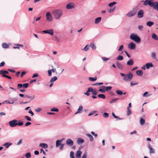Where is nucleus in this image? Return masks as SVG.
I'll use <instances>...</instances> for the list:
<instances>
[{
	"instance_id": "f257e3e1",
	"label": "nucleus",
	"mask_w": 158,
	"mask_h": 158,
	"mask_svg": "<svg viewBox=\"0 0 158 158\" xmlns=\"http://www.w3.org/2000/svg\"><path fill=\"white\" fill-rule=\"evenodd\" d=\"M92 92V94L93 95L92 97L93 99H95L97 98V97L96 96L98 93L96 89H94V88L92 87H89L88 88L86 92L84 93V94L89 96L90 95L89 92Z\"/></svg>"
},
{
	"instance_id": "f03ea898",
	"label": "nucleus",
	"mask_w": 158,
	"mask_h": 158,
	"mask_svg": "<svg viewBox=\"0 0 158 158\" xmlns=\"http://www.w3.org/2000/svg\"><path fill=\"white\" fill-rule=\"evenodd\" d=\"M9 124L10 127H14L18 126H21L23 124V123L21 121H19L18 122L16 119H13L9 122Z\"/></svg>"
},
{
	"instance_id": "7ed1b4c3",
	"label": "nucleus",
	"mask_w": 158,
	"mask_h": 158,
	"mask_svg": "<svg viewBox=\"0 0 158 158\" xmlns=\"http://www.w3.org/2000/svg\"><path fill=\"white\" fill-rule=\"evenodd\" d=\"M130 38L131 39L133 40L137 43H139L141 41L140 37L138 35L135 33L131 34L130 35Z\"/></svg>"
},
{
	"instance_id": "20e7f679",
	"label": "nucleus",
	"mask_w": 158,
	"mask_h": 158,
	"mask_svg": "<svg viewBox=\"0 0 158 158\" xmlns=\"http://www.w3.org/2000/svg\"><path fill=\"white\" fill-rule=\"evenodd\" d=\"M53 14L55 19H57L62 16L63 12L61 10L56 9L53 11Z\"/></svg>"
},
{
	"instance_id": "39448f33",
	"label": "nucleus",
	"mask_w": 158,
	"mask_h": 158,
	"mask_svg": "<svg viewBox=\"0 0 158 158\" xmlns=\"http://www.w3.org/2000/svg\"><path fill=\"white\" fill-rule=\"evenodd\" d=\"M137 13L136 7L133 8L132 10L130 11L126 14V16L128 17H132L135 15Z\"/></svg>"
},
{
	"instance_id": "423d86ee",
	"label": "nucleus",
	"mask_w": 158,
	"mask_h": 158,
	"mask_svg": "<svg viewBox=\"0 0 158 158\" xmlns=\"http://www.w3.org/2000/svg\"><path fill=\"white\" fill-rule=\"evenodd\" d=\"M133 77V74L129 73L128 74H127L125 77L123 78V80L125 81H130Z\"/></svg>"
},
{
	"instance_id": "0eeeda50",
	"label": "nucleus",
	"mask_w": 158,
	"mask_h": 158,
	"mask_svg": "<svg viewBox=\"0 0 158 158\" xmlns=\"http://www.w3.org/2000/svg\"><path fill=\"white\" fill-rule=\"evenodd\" d=\"M150 2L151 3H150V5L149 6L151 7H152L155 10H157L158 11V2Z\"/></svg>"
},
{
	"instance_id": "6e6552de",
	"label": "nucleus",
	"mask_w": 158,
	"mask_h": 158,
	"mask_svg": "<svg viewBox=\"0 0 158 158\" xmlns=\"http://www.w3.org/2000/svg\"><path fill=\"white\" fill-rule=\"evenodd\" d=\"M29 85L28 83H25L23 84H18L17 85V89H20V88H23L24 89L27 88Z\"/></svg>"
},
{
	"instance_id": "1a4fd4ad",
	"label": "nucleus",
	"mask_w": 158,
	"mask_h": 158,
	"mask_svg": "<svg viewBox=\"0 0 158 158\" xmlns=\"http://www.w3.org/2000/svg\"><path fill=\"white\" fill-rule=\"evenodd\" d=\"M47 20L48 22H51L52 19V17L50 12H47L46 14Z\"/></svg>"
},
{
	"instance_id": "9d476101",
	"label": "nucleus",
	"mask_w": 158,
	"mask_h": 158,
	"mask_svg": "<svg viewBox=\"0 0 158 158\" xmlns=\"http://www.w3.org/2000/svg\"><path fill=\"white\" fill-rule=\"evenodd\" d=\"M128 47L129 49L131 50H134L135 48L136 45L134 43L131 42L128 44Z\"/></svg>"
},
{
	"instance_id": "9b49d317",
	"label": "nucleus",
	"mask_w": 158,
	"mask_h": 158,
	"mask_svg": "<svg viewBox=\"0 0 158 158\" xmlns=\"http://www.w3.org/2000/svg\"><path fill=\"white\" fill-rule=\"evenodd\" d=\"M42 32L45 34H48L51 35H53V31L52 29H48L43 31Z\"/></svg>"
},
{
	"instance_id": "f8f14e48",
	"label": "nucleus",
	"mask_w": 158,
	"mask_h": 158,
	"mask_svg": "<svg viewBox=\"0 0 158 158\" xmlns=\"http://www.w3.org/2000/svg\"><path fill=\"white\" fill-rule=\"evenodd\" d=\"M144 11L143 10H140L137 13V16L139 18H142L143 16Z\"/></svg>"
},
{
	"instance_id": "ddd939ff",
	"label": "nucleus",
	"mask_w": 158,
	"mask_h": 158,
	"mask_svg": "<svg viewBox=\"0 0 158 158\" xmlns=\"http://www.w3.org/2000/svg\"><path fill=\"white\" fill-rule=\"evenodd\" d=\"M66 143L67 145L71 146L73 145L74 142L70 139H68L66 140Z\"/></svg>"
},
{
	"instance_id": "4468645a",
	"label": "nucleus",
	"mask_w": 158,
	"mask_h": 158,
	"mask_svg": "<svg viewBox=\"0 0 158 158\" xmlns=\"http://www.w3.org/2000/svg\"><path fill=\"white\" fill-rule=\"evenodd\" d=\"M17 100V99L15 98H12L11 100V101H12L11 102H10L9 101L6 100L5 101L3 102L2 103L3 104L5 102H6L7 104H12L14 103L15 101H16Z\"/></svg>"
},
{
	"instance_id": "2eb2a0df",
	"label": "nucleus",
	"mask_w": 158,
	"mask_h": 158,
	"mask_svg": "<svg viewBox=\"0 0 158 158\" xmlns=\"http://www.w3.org/2000/svg\"><path fill=\"white\" fill-rule=\"evenodd\" d=\"M74 7L73 4L72 3H69L66 6V8L67 9H71L73 8Z\"/></svg>"
},
{
	"instance_id": "dca6fc26",
	"label": "nucleus",
	"mask_w": 158,
	"mask_h": 158,
	"mask_svg": "<svg viewBox=\"0 0 158 158\" xmlns=\"http://www.w3.org/2000/svg\"><path fill=\"white\" fill-rule=\"evenodd\" d=\"M116 65L117 67L120 69L122 70L123 69L124 66L123 65L120 63L118 61H117L116 62Z\"/></svg>"
},
{
	"instance_id": "f3484780",
	"label": "nucleus",
	"mask_w": 158,
	"mask_h": 158,
	"mask_svg": "<svg viewBox=\"0 0 158 158\" xmlns=\"http://www.w3.org/2000/svg\"><path fill=\"white\" fill-rule=\"evenodd\" d=\"M148 148L150 149L149 153L150 154L154 153H155L154 149L152 148L150 143H148Z\"/></svg>"
},
{
	"instance_id": "a211bd4d",
	"label": "nucleus",
	"mask_w": 158,
	"mask_h": 158,
	"mask_svg": "<svg viewBox=\"0 0 158 158\" xmlns=\"http://www.w3.org/2000/svg\"><path fill=\"white\" fill-rule=\"evenodd\" d=\"M81 153L82 152L81 151L79 150L77 151L75 154L76 158H80Z\"/></svg>"
},
{
	"instance_id": "6ab92c4d",
	"label": "nucleus",
	"mask_w": 158,
	"mask_h": 158,
	"mask_svg": "<svg viewBox=\"0 0 158 158\" xmlns=\"http://www.w3.org/2000/svg\"><path fill=\"white\" fill-rule=\"evenodd\" d=\"M63 140V139L60 140H57L56 141V147H58L61 144V143L62 142Z\"/></svg>"
},
{
	"instance_id": "aec40b11",
	"label": "nucleus",
	"mask_w": 158,
	"mask_h": 158,
	"mask_svg": "<svg viewBox=\"0 0 158 158\" xmlns=\"http://www.w3.org/2000/svg\"><path fill=\"white\" fill-rule=\"evenodd\" d=\"M83 107L82 106H80L78 109L77 110V111L75 113V114H76L77 113H81L82 112Z\"/></svg>"
},
{
	"instance_id": "412c9836",
	"label": "nucleus",
	"mask_w": 158,
	"mask_h": 158,
	"mask_svg": "<svg viewBox=\"0 0 158 158\" xmlns=\"http://www.w3.org/2000/svg\"><path fill=\"white\" fill-rule=\"evenodd\" d=\"M145 66L147 69H148L150 67H152L153 66V64L152 63L149 62L145 64Z\"/></svg>"
},
{
	"instance_id": "4be33fe9",
	"label": "nucleus",
	"mask_w": 158,
	"mask_h": 158,
	"mask_svg": "<svg viewBox=\"0 0 158 158\" xmlns=\"http://www.w3.org/2000/svg\"><path fill=\"white\" fill-rule=\"evenodd\" d=\"M24 97L25 98H29L30 100H33L35 98V95H34L33 96H30L28 94H26L24 95Z\"/></svg>"
},
{
	"instance_id": "5701e85b",
	"label": "nucleus",
	"mask_w": 158,
	"mask_h": 158,
	"mask_svg": "<svg viewBox=\"0 0 158 158\" xmlns=\"http://www.w3.org/2000/svg\"><path fill=\"white\" fill-rule=\"evenodd\" d=\"M40 147H41L44 148H48V144L46 143H41L39 145Z\"/></svg>"
},
{
	"instance_id": "b1692460",
	"label": "nucleus",
	"mask_w": 158,
	"mask_h": 158,
	"mask_svg": "<svg viewBox=\"0 0 158 158\" xmlns=\"http://www.w3.org/2000/svg\"><path fill=\"white\" fill-rule=\"evenodd\" d=\"M134 64L133 60V59H131L128 60L127 63V64L128 65L130 66Z\"/></svg>"
},
{
	"instance_id": "393cba45",
	"label": "nucleus",
	"mask_w": 158,
	"mask_h": 158,
	"mask_svg": "<svg viewBox=\"0 0 158 158\" xmlns=\"http://www.w3.org/2000/svg\"><path fill=\"white\" fill-rule=\"evenodd\" d=\"M136 73L137 75L139 76H141L143 74V72L142 70H138L136 71Z\"/></svg>"
},
{
	"instance_id": "a878e982",
	"label": "nucleus",
	"mask_w": 158,
	"mask_h": 158,
	"mask_svg": "<svg viewBox=\"0 0 158 158\" xmlns=\"http://www.w3.org/2000/svg\"><path fill=\"white\" fill-rule=\"evenodd\" d=\"M12 145V143L9 142H6L3 144V146L5 147L6 148H8L10 146Z\"/></svg>"
},
{
	"instance_id": "bb28decb",
	"label": "nucleus",
	"mask_w": 158,
	"mask_h": 158,
	"mask_svg": "<svg viewBox=\"0 0 158 158\" xmlns=\"http://www.w3.org/2000/svg\"><path fill=\"white\" fill-rule=\"evenodd\" d=\"M0 74H2V76L3 77V75L9 74V72L7 71L2 70L0 71Z\"/></svg>"
},
{
	"instance_id": "cd10ccee",
	"label": "nucleus",
	"mask_w": 158,
	"mask_h": 158,
	"mask_svg": "<svg viewBox=\"0 0 158 158\" xmlns=\"http://www.w3.org/2000/svg\"><path fill=\"white\" fill-rule=\"evenodd\" d=\"M119 99V98H118L112 99L109 102V103L110 104L116 103L117 102L118 100Z\"/></svg>"
},
{
	"instance_id": "c85d7f7f",
	"label": "nucleus",
	"mask_w": 158,
	"mask_h": 158,
	"mask_svg": "<svg viewBox=\"0 0 158 158\" xmlns=\"http://www.w3.org/2000/svg\"><path fill=\"white\" fill-rule=\"evenodd\" d=\"M152 37L154 40H158V37L155 33H153L152 35Z\"/></svg>"
},
{
	"instance_id": "c756f323",
	"label": "nucleus",
	"mask_w": 158,
	"mask_h": 158,
	"mask_svg": "<svg viewBox=\"0 0 158 158\" xmlns=\"http://www.w3.org/2000/svg\"><path fill=\"white\" fill-rule=\"evenodd\" d=\"M104 87H105V86H102V88L99 89L98 91L102 93H104L106 91V90L105 89Z\"/></svg>"
},
{
	"instance_id": "7c9ffc66",
	"label": "nucleus",
	"mask_w": 158,
	"mask_h": 158,
	"mask_svg": "<svg viewBox=\"0 0 158 158\" xmlns=\"http://www.w3.org/2000/svg\"><path fill=\"white\" fill-rule=\"evenodd\" d=\"M102 18L101 17H98L95 19V23L96 24L99 23L101 21Z\"/></svg>"
},
{
	"instance_id": "2f4dec72",
	"label": "nucleus",
	"mask_w": 158,
	"mask_h": 158,
	"mask_svg": "<svg viewBox=\"0 0 158 158\" xmlns=\"http://www.w3.org/2000/svg\"><path fill=\"white\" fill-rule=\"evenodd\" d=\"M77 143L78 144L82 143L84 142V140L83 139L80 138H78L77 140Z\"/></svg>"
},
{
	"instance_id": "473e14b6",
	"label": "nucleus",
	"mask_w": 158,
	"mask_h": 158,
	"mask_svg": "<svg viewBox=\"0 0 158 158\" xmlns=\"http://www.w3.org/2000/svg\"><path fill=\"white\" fill-rule=\"evenodd\" d=\"M86 135L89 137L90 141L92 142L94 140L93 137L91 135L89 134H86Z\"/></svg>"
},
{
	"instance_id": "72a5a7b5",
	"label": "nucleus",
	"mask_w": 158,
	"mask_h": 158,
	"mask_svg": "<svg viewBox=\"0 0 158 158\" xmlns=\"http://www.w3.org/2000/svg\"><path fill=\"white\" fill-rule=\"evenodd\" d=\"M154 24V23L153 22L151 21H148L146 23V25L149 27H151Z\"/></svg>"
},
{
	"instance_id": "f704fd0d",
	"label": "nucleus",
	"mask_w": 158,
	"mask_h": 158,
	"mask_svg": "<svg viewBox=\"0 0 158 158\" xmlns=\"http://www.w3.org/2000/svg\"><path fill=\"white\" fill-rule=\"evenodd\" d=\"M97 79V77L96 76L95 77H89V81H95Z\"/></svg>"
},
{
	"instance_id": "c9c22d12",
	"label": "nucleus",
	"mask_w": 158,
	"mask_h": 158,
	"mask_svg": "<svg viewBox=\"0 0 158 158\" xmlns=\"http://www.w3.org/2000/svg\"><path fill=\"white\" fill-rule=\"evenodd\" d=\"M57 79V77L56 76H55L51 78L50 81V82H53L56 81Z\"/></svg>"
},
{
	"instance_id": "e433bc0d",
	"label": "nucleus",
	"mask_w": 158,
	"mask_h": 158,
	"mask_svg": "<svg viewBox=\"0 0 158 158\" xmlns=\"http://www.w3.org/2000/svg\"><path fill=\"white\" fill-rule=\"evenodd\" d=\"M123 59V57L122 56L119 55L116 58V59L117 60H122Z\"/></svg>"
},
{
	"instance_id": "4c0bfd02",
	"label": "nucleus",
	"mask_w": 158,
	"mask_h": 158,
	"mask_svg": "<svg viewBox=\"0 0 158 158\" xmlns=\"http://www.w3.org/2000/svg\"><path fill=\"white\" fill-rule=\"evenodd\" d=\"M2 47L4 48H7L9 47V45L6 43H4L2 44Z\"/></svg>"
},
{
	"instance_id": "58836bf2",
	"label": "nucleus",
	"mask_w": 158,
	"mask_h": 158,
	"mask_svg": "<svg viewBox=\"0 0 158 158\" xmlns=\"http://www.w3.org/2000/svg\"><path fill=\"white\" fill-rule=\"evenodd\" d=\"M98 98H101L104 99L106 98L105 95L103 94H100L98 95Z\"/></svg>"
},
{
	"instance_id": "ea45409f",
	"label": "nucleus",
	"mask_w": 158,
	"mask_h": 158,
	"mask_svg": "<svg viewBox=\"0 0 158 158\" xmlns=\"http://www.w3.org/2000/svg\"><path fill=\"white\" fill-rule=\"evenodd\" d=\"M52 112H58L59 111V109L56 107H53L50 110Z\"/></svg>"
},
{
	"instance_id": "a19ab883",
	"label": "nucleus",
	"mask_w": 158,
	"mask_h": 158,
	"mask_svg": "<svg viewBox=\"0 0 158 158\" xmlns=\"http://www.w3.org/2000/svg\"><path fill=\"white\" fill-rule=\"evenodd\" d=\"M106 91H109L112 88V87L111 86H105V87H104Z\"/></svg>"
},
{
	"instance_id": "79ce46f5",
	"label": "nucleus",
	"mask_w": 158,
	"mask_h": 158,
	"mask_svg": "<svg viewBox=\"0 0 158 158\" xmlns=\"http://www.w3.org/2000/svg\"><path fill=\"white\" fill-rule=\"evenodd\" d=\"M112 116L115 118L118 119V120H122V118H120L118 117L115 115L114 113V112L112 113Z\"/></svg>"
},
{
	"instance_id": "37998d69",
	"label": "nucleus",
	"mask_w": 158,
	"mask_h": 158,
	"mask_svg": "<svg viewBox=\"0 0 158 158\" xmlns=\"http://www.w3.org/2000/svg\"><path fill=\"white\" fill-rule=\"evenodd\" d=\"M89 46L90 47L92 48L93 50H95L96 48V46H95V45L93 43H91L90 44Z\"/></svg>"
},
{
	"instance_id": "c03bdc74",
	"label": "nucleus",
	"mask_w": 158,
	"mask_h": 158,
	"mask_svg": "<svg viewBox=\"0 0 158 158\" xmlns=\"http://www.w3.org/2000/svg\"><path fill=\"white\" fill-rule=\"evenodd\" d=\"M116 94L119 95H123V92L120 90H117L116 91Z\"/></svg>"
},
{
	"instance_id": "a18cd8bd",
	"label": "nucleus",
	"mask_w": 158,
	"mask_h": 158,
	"mask_svg": "<svg viewBox=\"0 0 158 158\" xmlns=\"http://www.w3.org/2000/svg\"><path fill=\"white\" fill-rule=\"evenodd\" d=\"M145 123V120L142 118H141L140 119V123L141 125H143Z\"/></svg>"
},
{
	"instance_id": "49530a36",
	"label": "nucleus",
	"mask_w": 158,
	"mask_h": 158,
	"mask_svg": "<svg viewBox=\"0 0 158 158\" xmlns=\"http://www.w3.org/2000/svg\"><path fill=\"white\" fill-rule=\"evenodd\" d=\"M116 8V6H114L112 8L108 10V12L110 13L113 12L115 10Z\"/></svg>"
},
{
	"instance_id": "de8ad7c7",
	"label": "nucleus",
	"mask_w": 158,
	"mask_h": 158,
	"mask_svg": "<svg viewBox=\"0 0 158 158\" xmlns=\"http://www.w3.org/2000/svg\"><path fill=\"white\" fill-rule=\"evenodd\" d=\"M89 46L88 44H87L85 46L83 50H84L86 52L89 50Z\"/></svg>"
},
{
	"instance_id": "09e8293b",
	"label": "nucleus",
	"mask_w": 158,
	"mask_h": 158,
	"mask_svg": "<svg viewBox=\"0 0 158 158\" xmlns=\"http://www.w3.org/2000/svg\"><path fill=\"white\" fill-rule=\"evenodd\" d=\"M116 3V2H112L109 3L108 4V6L109 7H111L115 5Z\"/></svg>"
},
{
	"instance_id": "8fccbe9b",
	"label": "nucleus",
	"mask_w": 158,
	"mask_h": 158,
	"mask_svg": "<svg viewBox=\"0 0 158 158\" xmlns=\"http://www.w3.org/2000/svg\"><path fill=\"white\" fill-rule=\"evenodd\" d=\"M103 117L104 118H106L109 117V114L108 113L104 112L102 114Z\"/></svg>"
},
{
	"instance_id": "3c124183",
	"label": "nucleus",
	"mask_w": 158,
	"mask_h": 158,
	"mask_svg": "<svg viewBox=\"0 0 158 158\" xmlns=\"http://www.w3.org/2000/svg\"><path fill=\"white\" fill-rule=\"evenodd\" d=\"M152 57H153V59H156V54L155 52H153L152 53Z\"/></svg>"
},
{
	"instance_id": "603ef678",
	"label": "nucleus",
	"mask_w": 158,
	"mask_h": 158,
	"mask_svg": "<svg viewBox=\"0 0 158 158\" xmlns=\"http://www.w3.org/2000/svg\"><path fill=\"white\" fill-rule=\"evenodd\" d=\"M70 156L71 158H75L74 156V153L73 151H71L70 152Z\"/></svg>"
},
{
	"instance_id": "864d4df0",
	"label": "nucleus",
	"mask_w": 158,
	"mask_h": 158,
	"mask_svg": "<svg viewBox=\"0 0 158 158\" xmlns=\"http://www.w3.org/2000/svg\"><path fill=\"white\" fill-rule=\"evenodd\" d=\"M17 47H13V48L14 49H19V46L22 47H23V45L22 44H18L17 45Z\"/></svg>"
},
{
	"instance_id": "5fc2aeb1",
	"label": "nucleus",
	"mask_w": 158,
	"mask_h": 158,
	"mask_svg": "<svg viewBox=\"0 0 158 158\" xmlns=\"http://www.w3.org/2000/svg\"><path fill=\"white\" fill-rule=\"evenodd\" d=\"M25 157L26 158H30L31 157V154L30 153H27L25 155Z\"/></svg>"
},
{
	"instance_id": "6e6d98bb",
	"label": "nucleus",
	"mask_w": 158,
	"mask_h": 158,
	"mask_svg": "<svg viewBox=\"0 0 158 158\" xmlns=\"http://www.w3.org/2000/svg\"><path fill=\"white\" fill-rule=\"evenodd\" d=\"M25 118L28 121H31V118L29 116H24Z\"/></svg>"
},
{
	"instance_id": "4d7b16f0",
	"label": "nucleus",
	"mask_w": 158,
	"mask_h": 158,
	"mask_svg": "<svg viewBox=\"0 0 158 158\" xmlns=\"http://www.w3.org/2000/svg\"><path fill=\"white\" fill-rule=\"evenodd\" d=\"M97 112V111H95V110H94V111H93L91 112L88 115V116H91L93 114H94L96 113Z\"/></svg>"
},
{
	"instance_id": "13d9d810",
	"label": "nucleus",
	"mask_w": 158,
	"mask_h": 158,
	"mask_svg": "<svg viewBox=\"0 0 158 158\" xmlns=\"http://www.w3.org/2000/svg\"><path fill=\"white\" fill-rule=\"evenodd\" d=\"M138 83L136 82H134L133 81H131V82L130 84H131V86H134L135 85H136L138 84Z\"/></svg>"
},
{
	"instance_id": "bf43d9fd",
	"label": "nucleus",
	"mask_w": 158,
	"mask_h": 158,
	"mask_svg": "<svg viewBox=\"0 0 158 158\" xmlns=\"http://www.w3.org/2000/svg\"><path fill=\"white\" fill-rule=\"evenodd\" d=\"M148 94V92L147 91H146L145 93H144L143 95V97H146L148 96H149L150 95H147Z\"/></svg>"
},
{
	"instance_id": "052dcab7",
	"label": "nucleus",
	"mask_w": 158,
	"mask_h": 158,
	"mask_svg": "<svg viewBox=\"0 0 158 158\" xmlns=\"http://www.w3.org/2000/svg\"><path fill=\"white\" fill-rule=\"evenodd\" d=\"M123 48V45H121L119 48H118V51H121Z\"/></svg>"
},
{
	"instance_id": "680f3d73",
	"label": "nucleus",
	"mask_w": 158,
	"mask_h": 158,
	"mask_svg": "<svg viewBox=\"0 0 158 158\" xmlns=\"http://www.w3.org/2000/svg\"><path fill=\"white\" fill-rule=\"evenodd\" d=\"M127 115L128 116L131 114V110H130V109H127Z\"/></svg>"
},
{
	"instance_id": "e2e57ef3",
	"label": "nucleus",
	"mask_w": 158,
	"mask_h": 158,
	"mask_svg": "<svg viewBox=\"0 0 158 158\" xmlns=\"http://www.w3.org/2000/svg\"><path fill=\"white\" fill-rule=\"evenodd\" d=\"M3 77H6L9 79H12V78L10 76L7 75H3Z\"/></svg>"
},
{
	"instance_id": "0e129e2a",
	"label": "nucleus",
	"mask_w": 158,
	"mask_h": 158,
	"mask_svg": "<svg viewBox=\"0 0 158 158\" xmlns=\"http://www.w3.org/2000/svg\"><path fill=\"white\" fill-rule=\"evenodd\" d=\"M31 124V123L30 122H27L25 124V127H27Z\"/></svg>"
},
{
	"instance_id": "69168bd1",
	"label": "nucleus",
	"mask_w": 158,
	"mask_h": 158,
	"mask_svg": "<svg viewBox=\"0 0 158 158\" xmlns=\"http://www.w3.org/2000/svg\"><path fill=\"white\" fill-rule=\"evenodd\" d=\"M87 156V153L85 152L82 157V158H86Z\"/></svg>"
},
{
	"instance_id": "338daca9",
	"label": "nucleus",
	"mask_w": 158,
	"mask_h": 158,
	"mask_svg": "<svg viewBox=\"0 0 158 158\" xmlns=\"http://www.w3.org/2000/svg\"><path fill=\"white\" fill-rule=\"evenodd\" d=\"M26 74V72L25 71H23L21 74L20 77H22Z\"/></svg>"
},
{
	"instance_id": "774afa93",
	"label": "nucleus",
	"mask_w": 158,
	"mask_h": 158,
	"mask_svg": "<svg viewBox=\"0 0 158 158\" xmlns=\"http://www.w3.org/2000/svg\"><path fill=\"white\" fill-rule=\"evenodd\" d=\"M51 69H49L48 70V73L49 76H52V73Z\"/></svg>"
}]
</instances>
